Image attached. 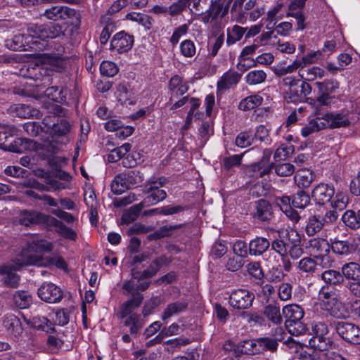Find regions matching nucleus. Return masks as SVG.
Segmentation results:
<instances>
[{
  "instance_id": "obj_36",
  "label": "nucleus",
  "mask_w": 360,
  "mask_h": 360,
  "mask_svg": "<svg viewBox=\"0 0 360 360\" xmlns=\"http://www.w3.org/2000/svg\"><path fill=\"white\" fill-rule=\"evenodd\" d=\"M263 101V98L259 95H252L243 99L238 105L240 110L247 111L255 109L259 106Z\"/></svg>"
},
{
  "instance_id": "obj_5",
  "label": "nucleus",
  "mask_w": 360,
  "mask_h": 360,
  "mask_svg": "<svg viewBox=\"0 0 360 360\" xmlns=\"http://www.w3.org/2000/svg\"><path fill=\"white\" fill-rule=\"evenodd\" d=\"M285 326L292 335L298 336L305 333L306 328L301 322L304 316L303 309L297 304H288L283 307Z\"/></svg>"
},
{
  "instance_id": "obj_18",
  "label": "nucleus",
  "mask_w": 360,
  "mask_h": 360,
  "mask_svg": "<svg viewBox=\"0 0 360 360\" xmlns=\"http://www.w3.org/2000/svg\"><path fill=\"white\" fill-rule=\"evenodd\" d=\"M134 37L125 32L116 33L110 41V50L118 53L129 51L133 46Z\"/></svg>"
},
{
  "instance_id": "obj_33",
  "label": "nucleus",
  "mask_w": 360,
  "mask_h": 360,
  "mask_svg": "<svg viewBox=\"0 0 360 360\" xmlns=\"http://www.w3.org/2000/svg\"><path fill=\"white\" fill-rule=\"evenodd\" d=\"M271 207L269 202L263 199L257 202L255 217L261 221H266L271 218Z\"/></svg>"
},
{
  "instance_id": "obj_23",
  "label": "nucleus",
  "mask_w": 360,
  "mask_h": 360,
  "mask_svg": "<svg viewBox=\"0 0 360 360\" xmlns=\"http://www.w3.org/2000/svg\"><path fill=\"white\" fill-rule=\"evenodd\" d=\"M259 339V353L264 351L274 352L278 347V341L283 340V330L282 328H276V334L274 338H261Z\"/></svg>"
},
{
  "instance_id": "obj_3",
  "label": "nucleus",
  "mask_w": 360,
  "mask_h": 360,
  "mask_svg": "<svg viewBox=\"0 0 360 360\" xmlns=\"http://www.w3.org/2000/svg\"><path fill=\"white\" fill-rule=\"evenodd\" d=\"M317 304L320 308L337 319H346L349 311L338 291L322 287L319 292Z\"/></svg>"
},
{
  "instance_id": "obj_9",
  "label": "nucleus",
  "mask_w": 360,
  "mask_h": 360,
  "mask_svg": "<svg viewBox=\"0 0 360 360\" xmlns=\"http://www.w3.org/2000/svg\"><path fill=\"white\" fill-rule=\"evenodd\" d=\"M330 129L346 128L354 124L358 117L353 110L343 108L327 112Z\"/></svg>"
},
{
  "instance_id": "obj_8",
  "label": "nucleus",
  "mask_w": 360,
  "mask_h": 360,
  "mask_svg": "<svg viewBox=\"0 0 360 360\" xmlns=\"http://www.w3.org/2000/svg\"><path fill=\"white\" fill-rule=\"evenodd\" d=\"M283 82L288 86V98L292 103L302 102L311 91V86L305 81L287 77Z\"/></svg>"
},
{
  "instance_id": "obj_46",
  "label": "nucleus",
  "mask_w": 360,
  "mask_h": 360,
  "mask_svg": "<svg viewBox=\"0 0 360 360\" xmlns=\"http://www.w3.org/2000/svg\"><path fill=\"white\" fill-rule=\"evenodd\" d=\"M32 325L37 329L46 333H51L54 330L53 323L44 316H35L32 320Z\"/></svg>"
},
{
  "instance_id": "obj_2",
  "label": "nucleus",
  "mask_w": 360,
  "mask_h": 360,
  "mask_svg": "<svg viewBox=\"0 0 360 360\" xmlns=\"http://www.w3.org/2000/svg\"><path fill=\"white\" fill-rule=\"evenodd\" d=\"M311 197L316 204L325 205L328 203L332 208L342 211L348 204L347 195L342 191L335 193L333 186L321 183L316 186L311 192Z\"/></svg>"
},
{
  "instance_id": "obj_41",
  "label": "nucleus",
  "mask_w": 360,
  "mask_h": 360,
  "mask_svg": "<svg viewBox=\"0 0 360 360\" xmlns=\"http://www.w3.org/2000/svg\"><path fill=\"white\" fill-rule=\"evenodd\" d=\"M342 275L348 279L360 280V265L356 262L345 264L342 269Z\"/></svg>"
},
{
  "instance_id": "obj_55",
  "label": "nucleus",
  "mask_w": 360,
  "mask_h": 360,
  "mask_svg": "<svg viewBox=\"0 0 360 360\" xmlns=\"http://www.w3.org/2000/svg\"><path fill=\"white\" fill-rule=\"evenodd\" d=\"M124 326L129 328V331L131 334H136L142 328L143 323L139 314H132L127 317Z\"/></svg>"
},
{
  "instance_id": "obj_12",
  "label": "nucleus",
  "mask_w": 360,
  "mask_h": 360,
  "mask_svg": "<svg viewBox=\"0 0 360 360\" xmlns=\"http://www.w3.org/2000/svg\"><path fill=\"white\" fill-rule=\"evenodd\" d=\"M162 184L163 181L160 179L149 181L146 184L145 189L148 194L141 202L145 207L155 205L166 198L165 191L160 189Z\"/></svg>"
},
{
  "instance_id": "obj_53",
  "label": "nucleus",
  "mask_w": 360,
  "mask_h": 360,
  "mask_svg": "<svg viewBox=\"0 0 360 360\" xmlns=\"http://www.w3.org/2000/svg\"><path fill=\"white\" fill-rule=\"evenodd\" d=\"M342 220L344 224L353 229H358L360 226V220L356 214L352 210H347L342 215Z\"/></svg>"
},
{
  "instance_id": "obj_11",
  "label": "nucleus",
  "mask_w": 360,
  "mask_h": 360,
  "mask_svg": "<svg viewBox=\"0 0 360 360\" xmlns=\"http://www.w3.org/2000/svg\"><path fill=\"white\" fill-rule=\"evenodd\" d=\"M316 85L318 88L316 101L321 105L330 106L334 98L331 94L339 89L338 82L335 79H326L323 82H316Z\"/></svg>"
},
{
  "instance_id": "obj_31",
  "label": "nucleus",
  "mask_w": 360,
  "mask_h": 360,
  "mask_svg": "<svg viewBox=\"0 0 360 360\" xmlns=\"http://www.w3.org/2000/svg\"><path fill=\"white\" fill-rule=\"evenodd\" d=\"M45 218V215L35 211H23L20 213L19 223L28 226L43 221Z\"/></svg>"
},
{
  "instance_id": "obj_34",
  "label": "nucleus",
  "mask_w": 360,
  "mask_h": 360,
  "mask_svg": "<svg viewBox=\"0 0 360 360\" xmlns=\"http://www.w3.org/2000/svg\"><path fill=\"white\" fill-rule=\"evenodd\" d=\"M14 304L20 309H27L32 303V297L28 291L18 290L13 295Z\"/></svg>"
},
{
  "instance_id": "obj_30",
  "label": "nucleus",
  "mask_w": 360,
  "mask_h": 360,
  "mask_svg": "<svg viewBox=\"0 0 360 360\" xmlns=\"http://www.w3.org/2000/svg\"><path fill=\"white\" fill-rule=\"evenodd\" d=\"M325 75V71L317 66H313L305 68L304 66L299 70V76L306 81H314L316 79H321Z\"/></svg>"
},
{
  "instance_id": "obj_27",
  "label": "nucleus",
  "mask_w": 360,
  "mask_h": 360,
  "mask_svg": "<svg viewBox=\"0 0 360 360\" xmlns=\"http://www.w3.org/2000/svg\"><path fill=\"white\" fill-rule=\"evenodd\" d=\"M49 224L55 227V231L64 238L71 240H75L77 239V233L71 228L66 226L62 221L55 218H51L49 221Z\"/></svg>"
},
{
  "instance_id": "obj_7",
  "label": "nucleus",
  "mask_w": 360,
  "mask_h": 360,
  "mask_svg": "<svg viewBox=\"0 0 360 360\" xmlns=\"http://www.w3.org/2000/svg\"><path fill=\"white\" fill-rule=\"evenodd\" d=\"M40 99L46 108H57L55 103L69 105L73 102L69 90L67 88L58 89L56 86L47 88L44 94L40 96Z\"/></svg>"
},
{
  "instance_id": "obj_54",
  "label": "nucleus",
  "mask_w": 360,
  "mask_h": 360,
  "mask_svg": "<svg viewBox=\"0 0 360 360\" xmlns=\"http://www.w3.org/2000/svg\"><path fill=\"white\" fill-rule=\"evenodd\" d=\"M310 202L309 195L304 191L297 192L292 199V206L295 208L304 209Z\"/></svg>"
},
{
  "instance_id": "obj_14",
  "label": "nucleus",
  "mask_w": 360,
  "mask_h": 360,
  "mask_svg": "<svg viewBox=\"0 0 360 360\" xmlns=\"http://www.w3.org/2000/svg\"><path fill=\"white\" fill-rule=\"evenodd\" d=\"M254 300L253 292L246 289H238L231 293L229 304L234 309H245L252 306Z\"/></svg>"
},
{
  "instance_id": "obj_56",
  "label": "nucleus",
  "mask_w": 360,
  "mask_h": 360,
  "mask_svg": "<svg viewBox=\"0 0 360 360\" xmlns=\"http://www.w3.org/2000/svg\"><path fill=\"white\" fill-rule=\"evenodd\" d=\"M183 210V207L181 206H165L161 207H158L155 209L150 210L146 212V214H163V215H169L176 214Z\"/></svg>"
},
{
  "instance_id": "obj_43",
  "label": "nucleus",
  "mask_w": 360,
  "mask_h": 360,
  "mask_svg": "<svg viewBox=\"0 0 360 360\" xmlns=\"http://www.w3.org/2000/svg\"><path fill=\"white\" fill-rule=\"evenodd\" d=\"M16 115L22 118L39 117L40 112L30 105L19 104L15 107Z\"/></svg>"
},
{
  "instance_id": "obj_38",
  "label": "nucleus",
  "mask_w": 360,
  "mask_h": 360,
  "mask_svg": "<svg viewBox=\"0 0 360 360\" xmlns=\"http://www.w3.org/2000/svg\"><path fill=\"white\" fill-rule=\"evenodd\" d=\"M170 91L176 95H183L188 89V84L183 82L182 79L179 75L172 77L169 83Z\"/></svg>"
},
{
  "instance_id": "obj_57",
  "label": "nucleus",
  "mask_w": 360,
  "mask_h": 360,
  "mask_svg": "<svg viewBox=\"0 0 360 360\" xmlns=\"http://www.w3.org/2000/svg\"><path fill=\"white\" fill-rule=\"evenodd\" d=\"M32 186L34 188L41 191H50L51 189L56 191L65 189L68 187V185L66 183L60 182L57 180H53L50 181L49 186H45L37 181L32 182Z\"/></svg>"
},
{
  "instance_id": "obj_35",
  "label": "nucleus",
  "mask_w": 360,
  "mask_h": 360,
  "mask_svg": "<svg viewBox=\"0 0 360 360\" xmlns=\"http://www.w3.org/2000/svg\"><path fill=\"white\" fill-rule=\"evenodd\" d=\"M4 326L8 333L18 335L22 332V327L20 320L13 314L6 316L3 321Z\"/></svg>"
},
{
  "instance_id": "obj_26",
  "label": "nucleus",
  "mask_w": 360,
  "mask_h": 360,
  "mask_svg": "<svg viewBox=\"0 0 360 360\" xmlns=\"http://www.w3.org/2000/svg\"><path fill=\"white\" fill-rule=\"evenodd\" d=\"M324 226L323 219L319 215H311L307 218L305 224V232L307 236H313L321 231Z\"/></svg>"
},
{
  "instance_id": "obj_40",
  "label": "nucleus",
  "mask_w": 360,
  "mask_h": 360,
  "mask_svg": "<svg viewBox=\"0 0 360 360\" xmlns=\"http://www.w3.org/2000/svg\"><path fill=\"white\" fill-rule=\"evenodd\" d=\"M125 19L138 22L146 28H150L153 19L149 15L137 12H130L125 15Z\"/></svg>"
},
{
  "instance_id": "obj_17",
  "label": "nucleus",
  "mask_w": 360,
  "mask_h": 360,
  "mask_svg": "<svg viewBox=\"0 0 360 360\" xmlns=\"http://www.w3.org/2000/svg\"><path fill=\"white\" fill-rule=\"evenodd\" d=\"M39 297L44 302L49 303H58L63 297L61 289L52 283H43L38 289Z\"/></svg>"
},
{
  "instance_id": "obj_1",
  "label": "nucleus",
  "mask_w": 360,
  "mask_h": 360,
  "mask_svg": "<svg viewBox=\"0 0 360 360\" xmlns=\"http://www.w3.org/2000/svg\"><path fill=\"white\" fill-rule=\"evenodd\" d=\"M233 0H217L212 3L210 9L207 11V15L204 16V22L210 21L207 34V50L210 51V56H215L224 43V25L221 18L227 12L229 5Z\"/></svg>"
},
{
  "instance_id": "obj_25",
  "label": "nucleus",
  "mask_w": 360,
  "mask_h": 360,
  "mask_svg": "<svg viewBox=\"0 0 360 360\" xmlns=\"http://www.w3.org/2000/svg\"><path fill=\"white\" fill-rule=\"evenodd\" d=\"M270 246V242L264 237H256L251 240L248 245L249 254L252 256H260Z\"/></svg>"
},
{
  "instance_id": "obj_45",
  "label": "nucleus",
  "mask_w": 360,
  "mask_h": 360,
  "mask_svg": "<svg viewBox=\"0 0 360 360\" xmlns=\"http://www.w3.org/2000/svg\"><path fill=\"white\" fill-rule=\"evenodd\" d=\"M131 146L125 143L120 147L112 150L108 155V160L110 162H116L123 158L131 149Z\"/></svg>"
},
{
  "instance_id": "obj_48",
  "label": "nucleus",
  "mask_w": 360,
  "mask_h": 360,
  "mask_svg": "<svg viewBox=\"0 0 360 360\" xmlns=\"http://www.w3.org/2000/svg\"><path fill=\"white\" fill-rule=\"evenodd\" d=\"M190 343V340L186 338H177L164 342L165 349L169 353H174L178 349Z\"/></svg>"
},
{
  "instance_id": "obj_15",
  "label": "nucleus",
  "mask_w": 360,
  "mask_h": 360,
  "mask_svg": "<svg viewBox=\"0 0 360 360\" xmlns=\"http://www.w3.org/2000/svg\"><path fill=\"white\" fill-rule=\"evenodd\" d=\"M338 334L345 340L352 344L360 343V328L352 323L338 321L335 323Z\"/></svg>"
},
{
  "instance_id": "obj_39",
  "label": "nucleus",
  "mask_w": 360,
  "mask_h": 360,
  "mask_svg": "<svg viewBox=\"0 0 360 360\" xmlns=\"http://www.w3.org/2000/svg\"><path fill=\"white\" fill-rule=\"evenodd\" d=\"M124 184L129 187L134 186L141 183L143 180V174L138 170H131L127 173L120 175Z\"/></svg>"
},
{
  "instance_id": "obj_49",
  "label": "nucleus",
  "mask_w": 360,
  "mask_h": 360,
  "mask_svg": "<svg viewBox=\"0 0 360 360\" xmlns=\"http://www.w3.org/2000/svg\"><path fill=\"white\" fill-rule=\"evenodd\" d=\"M243 352L248 355H254L259 353V339H252L244 340L240 345Z\"/></svg>"
},
{
  "instance_id": "obj_58",
  "label": "nucleus",
  "mask_w": 360,
  "mask_h": 360,
  "mask_svg": "<svg viewBox=\"0 0 360 360\" xmlns=\"http://www.w3.org/2000/svg\"><path fill=\"white\" fill-rule=\"evenodd\" d=\"M321 352L311 348L307 349L302 348L300 352H297V358L299 360H321Z\"/></svg>"
},
{
  "instance_id": "obj_47",
  "label": "nucleus",
  "mask_w": 360,
  "mask_h": 360,
  "mask_svg": "<svg viewBox=\"0 0 360 360\" xmlns=\"http://www.w3.org/2000/svg\"><path fill=\"white\" fill-rule=\"evenodd\" d=\"M246 32L247 28L238 25H234L231 30L229 29L226 40L228 45L233 44L236 41H240Z\"/></svg>"
},
{
  "instance_id": "obj_62",
  "label": "nucleus",
  "mask_w": 360,
  "mask_h": 360,
  "mask_svg": "<svg viewBox=\"0 0 360 360\" xmlns=\"http://www.w3.org/2000/svg\"><path fill=\"white\" fill-rule=\"evenodd\" d=\"M101 75L106 77H113L118 72V68L115 63L111 61H103L100 65Z\"/></svg>"
},
{
  "instance_id": "obj_24",
  "label": "nucleus",
  "mask_w": 360,
  "mask_h": 360,
  "mask_svg": "<svg viewBox=\"0 0 360 360\" xmlns=\"http://www.w3.org/2000/svg\"><path fill=\"white\" fill-rule=\"evenodd\" d=\"M271 155V152L269 150H264L262 161L260 162L252 164L250 166L251 171L254 172V176L262 177L264 175L269 173L271 169L269 164Z\"/></svg>"
},
{
  "instance_id": "obj_13",
  "label": "nucleus",
  "mask_w": 360,
  "mask_h": 360,
  "mask_svg": "<svg viewBox=\"0 0 360 360\" xmlns=\"http://www.w3.org/2000/svg\"><path fill=\"white\" fill-rule=\"evenodd\" d=\"M311 327L314 336L310 340V345L320 351L328 349L330 341L325 338L328 333L327 325L323 322H314Z\"/></svg>"
},
{
  "instance_id": "obj_19",
  "label": "nucleus",
  "mask_w": 360,
  "mask_h": 360,
  "mask_svg": "<svg viewBox=\"0 0 360 360\" xmlns=\"http://www.w3.org/2000/svg\"><path fill=\"white\" fill-rule=\"evenodd\" d=\"M327 112L321 117H316L311 120L309 123L301 129L303 137H307L311 134L318 132L325 129H330L329 122L327 120Z\"/></svg>"
},
{
  "instance_id": "obj_10",
  "label": "nucleus",
  "mask_w": 360,
  "mask_h": 360,
  "mask_svg": "<svg viewBox=\"0 0 360 360\" xmlns=\"http://www.w3.org/2000/svg\"><path fill=\"white\" fill-rule=\"evenodd\" d=\"M159 268V262L155 260L150 266L143 271L141 274L136 272L134 269L131 270L132 278L129 281H127L123 283L122 288L124 290V294L126 295H140L138 293L137 283H139L141 280L153 277L158 271Z\"/></svg>"
},
{
  "instance_id": "obj_42",
  "label": "nucleus",
  "mask_w": 360,
  "mask_h": 360,
  "mask_svg": "<svg viewBox=\"0 0 360 360\" xmlns=\"http://www.w3.org/2000/svg\"><path fill=\"white\" fill-rule=\"evenodd\" d=\"M264 314L269 321L275 324H281L283 321L280 308L276 305H267L264 309Z\"/></svg>"
},
{
  "instance_id": "obj_20",
  "label": "nucleus",
  "mask_w": 360,
  "mask_h": 360,
  "mask_svg": "<svg viewBox=\"0 0 360 360\" xmlns=\"http://www.w3.org/2000/svg\"><path fill=\"white\" fill-rule=\"evenodd\" d=\"M30 34L33 38L45 40L46 39L55 38L61 32V29L58 26L53 25L51 27L35 26L29 29Z\"/></svg>"
},
{
  "instance_id": "obj_59",
  "label": "nucleus",
  "mask_w": 360,
  "mask_h": 360,
  "mask_svg": "<svg viewBox=\"0 0 360 360\" xmlns=\"http://www.w3.org/2000/svg\"><path fill=\"white\" fill-rule=\"evenodd\" d=\"M299 269L304 273H313L316 269V262L311 257L302 258L297 264Z\"/></svg>"
},
{
  "instance_id": "obj_32",
  "label": "nucleus",
  "mask_w": 360,
  "mask_h": 360,
  "mask_svg": "<svg viewBox=\"0 0 360 360\" xmlns=\"http://www.w3.org/2000/svg\"><path fill=\"white\" fill-rule=\"evenodd\" d=\"M301 63L298 59H295L293 62L288 65H285V62H281L278 63L274 68V72L277 76H284L287 74H291L295 72L297 70L301 68Z\"/></svg>"
},
{
  "instance_id": "obj_61",
  "label": "nucleus",
  "mask_w": 360,
  "mask_h": 360,
  "mask_svg": "<svg viewBox=\"0 0 360 360\" xmlns=\"http://www.w3.org/2000/svg\"><path fill=\"white\" fill-rule=\"evenodd\" d=\"M254 138L250 131H242L236 138V145L240 148L250 146L253 142Z\"/></svg>"
},
{
  "instance_id": "obj_64",
  "label": "nucleus",
  "mask_w": 360,
  "mask_h": 360,
  "mask_svg": "<svg viewBox=\"0 0 360 360\" xmlns=\"http://www.w3.org/2000/svg\"><path fill=\"white\" fill-rule=\"evenodd\" d=\"M322 58V53L320 51H311L304 56L301 59H298L301 63V67L310 65L318 62Z\"/></svg>"
},
{
  "instance_id": "obj_22",
  "label": "nucleus",
  "mask_w": 360,
  "mask_h": 360,
  "mask_svg": "<svg viewBox=\"0 0 360 360\" xmlns=\"http://www.w3.org/2000/svg\"><path fill=\"white\" fill-rule=\"evenodd\" d=\"M143 297L142 295H134L132 298L124 302L119 309L117 316L120 319L129 316L132 314L134 311L137 309L141 304Z\"/></svg>"
},
{
  "instance_id": "obj_16",
  "label": "nucleus",
  "mask_w": 360,
  "mask_h": 360,
  "mask_svg": "<svg viewBox=\"0 0 360 360\" xmlns=\"http://www.w3.org/2000/svg\"><path fill=\"white\" fill-rule=\"evenodd\" d=\"M22 257L19 256L15 264H8L0 267V274L3 276L4 283L10 287H17L19 283L20 278L15 274V271L23 266L27 264H21Z\"/></svg>"
},
{
  "instance_id": "obj_6",
  "label": "nucleus",
  "mask_w": 360,
  "mask_h": 360,
  "mask_svg": "<svg viewBox=\"0 0 360 360\" xmlns=\"http://www.w3.org/2000/svg\"><path fill=\"white\" fill-rule=\"evenodd\" d=\"M306 248L311 255L320 260L323 267H330L333 265L334 259L330 255L331 247L326 239L313 238L308 241Z\"/></svg>"
},
{
  "instance_id": "obj_4",
  "label": "nucleus",
  "mask_w": 360,
  "mask_h": 360,
  "mask_svg": "<svg viewBox=\"0 0 360 360\" xmlns=\"http://www.w3.org/2000/svg\"><path fill=\"white\" fill-rule=\"evenodd\" d=\"M53 247V245L51 242L44 239L33 240L28 242L20 255L22 257L21 264L43 265L44 262L41 260L39 254L51 251Z\"/></svg>"
},
{
  "instance_id": "obj_21",
  "label": "nucleus",
  "mask_w": 360,
  "mask_h": 360,
  "mask_svg": "<svg viewBox=\"0 0 360 360\" xmlns=\"http://www.w3.org/2000/svg\"><path fill=\"white\" fill-rule=\"evenodd\" d=\"M75 15V11L66 6H56L46 10L44 15L50 20L56 21L72 18Z\"/></svg>"
},
{
  "instance_id": "obj_63",
  "label": "nucleus",
  "mask_w": 360,
  "mask_h": 360,
  "mask_svg": "<svg viewBox=\"0 0 360 360\" xmlns=\"http://www.w3.org/2000/svg\"><path fill=\"white\" fill-rule=\"evenodd\" d=\"M243 1L244 0H236L231 10L232 17L240 23L244 22L246 20L245 12L238 9V6L241 7Z\"/></svg>"
},
{
  "instance_id": "obj_37",
  "label": "nucleus",
  "mask_w": 360,
  "mask_h": 360,
  "mask_svg": "<svg viewBox=\"0 0 360 360\" xmlns=\"http://www.w3.org/2000/svg\"><path fill=\"white\" fill-rule=\"evenodd\" d=\"M322 280L328 285H338L341 284L343 281V275L335 270H326L321 274Z\"/></svg>"
},
{
  "instance_id": "obj_50",
  "label": "nucleus",
  "mask_w": 360,
  "mask_h": 360,
  "mask_svg": "<svg viewBox=\"0 0 360 360\" xmlns=\"http://www.w3.org/2000/svg\"><path fill=\"white\" fill-rule=\"evenodd\" d=\"M228 250L227 242L225 240H217L211 247L210 256L212 259H218L223 257Z\"/></svg>"
},
{
  "instance_id": "obj_52",
  "label": "nucleus",
  "mask_w": 360,
  "mask_h": 360,
  "mask_svg": "<svg viewBox=\"0 0 360 360\" xmlns=\"http://www.w3.org/2000/svg\"><path fill=\"white\" fill-rule=\"evenodd\" d=\"M294 179L299 187L307 188L313 181V174L309 170H302L295 176Z\"/></svg>"
},
{
  "instance_id": "obj_44",
  "label": "nucleus",
  "mask_w": 360,
  "mask_h": 360,
  "mask_svg": "<svg viewBox=\"0 0 360 360\" xmlns=\"http://www.w3.org/2000/svg\"><path fill=\"white\" fill-rule=\"evenodd\" d=\"M266 79V74L262 70H254L249 72L245 77L247 84L257 85L263 83Z\"/></svg>"
},
{
  "instance_id": "obj_29",
  "label": "nucleus",
  "mask_w": 360,
  "mask_h": 360,
  "mask_svg": "<svg viewBox=\"0 0 360 360\" xmlns=\"http://www.w3.org/2000/svg\"><path fill=\"white\" fill-rule=\"evenodd\" d=\"M241 75L237 72L227 71L221 77L217 82V86L219 89H227L233 85H236L240 79Z\"/></svg>"
},
{
  "instance_id": "obj_60",
  "label": "nucleus",
  "mask_w": 360,
  "mask_h": 360,
  "mask_svg": "<svg viewBox=\"0 0 360 360\" xmlns=\"http://www.w3.org/2000/svg\"><path fill=\"white\" fill-rule=\"evenodd\" d=\"M180 326L177 323H172L169 327L164 328L155 337V341L162 342L167 337L179 334Z\"/></svg>"
},
{
  "instance_id": "obj_28",
  "label": "nucleus",
  "mask_w": 360,
  "mask_h": 360,
  "mask_svg": "<svg viewBox=\"0 0 360 360\" xmlns=\"http://www.w3.org/2000/svg\"><path fill=\"white\" fill-rule=\"evenodd\" d=\"M330 250L336 255L347 256L355 251V247L347 240H335L330 244Z\"/></svg>"
},
{
  "instance_id": "obj_51",
  "label": "nucleus",
  "mask_w": 360,
  "mask_h": 360,
  "mask_svg": "<svg viewBox=\"0 0 360 360\" xmlns=\"http://www.w3.org/2000/svg\"><path fill=\"white\" fill-rule=\"evenodd\" d=\"M145 206L140 202L136 205L131 207L122 217V221L124 224H130L134 221L139 217L141 210Z\"/></svg>"
}]
</instances>
